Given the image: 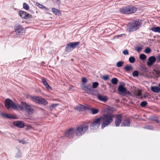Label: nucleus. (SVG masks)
<instances>
[{"label": "nucleus", "instance_id": "nucleus-29", "mask_svg": "<svg viewBox=\"0 0 160 160\" xmlns=\"http://www.w3.org/2000/svg\"><path fill=\"white\" fill-rule=\"evenodd\" d=\"M72 50V48L70 47L68 44L65 48V51L67 52H70Z\"/></svg>", "mask_w": 160, "mask_h": 160}, {"label": "nucleus", "instance_id": "nucleus-37", "mask_svg": "<svg viewBox=\"0 0 160 160\" xmlns=\"http://www.w3.org/2000/svg\"><path fill=\"white\" fill-rule=\"evenodd\" d=\"M151 52V49L149 48H147L144 50L146 54H148Z\"/></svg>", "mask_w": 160, "mask_h": 160}, {"label": "nucleus", "instance_id": "nucleus-14", "mask_svg": "<svg viewBox=\"0 0 160 160\" xmlns=\"http://www.w3.org/2000/svg\"><path fill=\"white\" fill-rule=\"evenodd\" d=\"M156 59L155 57L151 56L149 58L147 64L148 66H151L156 62Z\"/></svg>", "mask_w": 160, "mask_h": 160}, {"label": "nucleus", "instance_id": "nucleus-17", "mask_svg": "<svg viewBox=\"0 0 160 160\" xmlns=\"http://www.w3.org/2000/svg\"><path fill=\"white\" fill-rule=\"evenodd\" d=\"M130 123V120L129 119H126L123 121L121 126L122 127L124 126L126 127H129Z\"/></svg>", "mask_w": 160, "mask_h": 160}, {"label": "nucleus", "instance_id": "nucleus-19", "mask_svg": "<svg viewBox=\"0 0 160 160\" xmlns=\"http://www.w3.org/2000/svg\"><path fill=\"white\" fill-rule=\"evenodd\" d=\"M68 44L70 47L73 50L80 44V42H71L69 43H68Z\"/></svg>", "mask_w": 160, "mask_h": 160}, {"label": "nucleus", "instance_id": "nucleus-44", "mask_svg": "<svg viewBox=\"0 0 160 160\" xmlns=\"http://www.w3.org/2000/svg\"><path fill=\"white\" fill-rule=\"evenodd\" d=\"M152 119L154 121H155L158 123H159V121L158 120L157 117H153V118H152Z\"/></svg>", "mask_w": 160, "mask_h": 160}, {"label": "nucleus", "instance_id": "nucleus-4", "mask_svg": "<svg viewBox=\"0 0 160 160\" xmlns=\"http://www.w3.org/2000/svg\"><path fill=\"white\" fill-rule=\"evenodd\" d=\"M5 105L7 109H9L10 108H11L14 110L18 109V105L14 103L9 98H7L5 100Z\"/></svg>", "mask_w": 160, "mask_h": 160}, {"label": "nucleus", "instance_id": "nucleus-27", "mask_svg": "<svg viewBox=\"0 0 160 160\" xmlns=\"http://www.w3.org/2000/svg\"><path fill=\"white\" fill-rule=\"evenodd\" d=\"M52 11L53 13L55 15L58 14L59 12V10L57 9L53 8L52 9Z\"/></svg>", "mask_w": 160, "mask_h": 160}, {"label": "nucleus", "instance_id": "nucleus-47", "mask_svg": "<svg viewBox=\"0 0 160 160\" xmlns=\"http://www.w3.org/2000/svg\"><path fill=\"white\" fill-rule=\"evenodd\" d=\"M87 80L86 78H85L83 77L82 79V81L83 83H86L87 82Z\"/></svg>", "mask_w": 160, "mask_h": 160}, {"label": "nucleus", "instance_id": "nucleus-8", "mask_svg": "<svg viewBox=\"0 0 160 160\" xmlns=\"http://www.w3.org/2000/svg\"><path fill=\"white\" fill-rule=\"evenodd\" d=\"M82 89L87 93L91 95H93L95 91V90L92 88V86L90 84L83 86L82 87Z\"/></svg>", "mask_w": 160, "mask_h": 160}, {"label": "nucleus", "instance_id": "nucleus-26", "mask_svg": "<svg viewBox=\"0 0 160 160\" xmlns=\"http://www.w3.org/2000/svg\"><path fill=\"white\" fill-rule=\"evenodd\" d=\"M92 112V114H95L98 113L99 112V110L98 109L95 108H92L91 109Z\"/></svg>", "mask_w": 160, "mask_h": 160}, {"label": "nucleus", "instance_id": "nucleus-46", "mask_svg": "<svg viewBox=\"0 0 160 160\" xmlns=\"http://www.w3.org/2000/svg\"><path fill=\"white\" fill-rule=\"evenodd\" d=\"M123 53L125 55H128L129 54V52L126 49L123 51Z\"/></svg>", "mask_w": 160, "mask_h": 160}, {"label": "nucleus", "instance_id": "nucleus-6", "mask_svg": "<svg viewBox=\"0 0 160 160\" xmlns=\"http://www.w3.org/2000/svg\"><path fill=\"white\" fill-rule=\"evenodd\" d=\"M31 99L33 102L39 104H42L44 105L48 104V102L45 99L36 96H32L31 97Z\"/></svg>", "mask_w": 160, "mask_h": 160}, {"label": "nucleus", "instance_id": "nucleus-28", "mask_svg": "<svg viewBox=\"0 0 160 160\" xmlns=\"http://www.w3.org/2000/svg\"><path fill=\"white\" fill-rule=\"evenodd\" d=\"M118 80L117 78H112L111 82L114 85H116L118 82Z\"/></svg>", "mask_w": 160, "mask_h": 160}, {"label": "nucleus", "instance_id": "nucleus-42", "mask_svg": "<svg viewBox=\"0 0 160 160\" xmlns=\"http://www.w3.org/2000/svg\"><path fill=\"white\" fill-rule=\"evenodd\" d=\"M58 104H53L50 105V108L51 109H52L53 108L56 107L58 106Z\"/></svg>", "mask_w": 160, "mask_h": 160}, {"label": "nucleus", "instance_id": "nucleus-10", "mask_svg": "<svg viewBox=\"0 0 160 160\" xmlns=\"http://www.w3.org/2000/svg\"><path fill=\"white\" fill-rule=\"evenodd\" d=\"M75 132L74 128H70L65 132V136L69 138H72L74 136Z\"/></svg>", "mask_w": 160, "mask_h": 160}, {"label": "nucleus", "instance_id": "nucleus-40", "mask_svg": "<svg viewBox=\"0 0 160 160\" xmlns=\"http://www.w3.org/2000/svg\"><path fill=\"white\" fill-rule=\"evenodd\" d=\"M36 5L40 8H41V9H46V8L44 6H43V5H41V4H39L38 3H36Z\"/></svg>", "mask_w": 160, "mask_h": 160}, {"label": "nucleus", "instance_id": "nucleus-7", "mask_svg": "<svg viewBox=\"0 0 160 160\" xmlns=\"http://www.w3.org/2000/svg\"><path fill=\"white\" fill-rule=\"evenodd\" d=\"M101 122L100 118L95 119L90 125V128L93 130L96 129L100 126Z\"/></svg>", "mask_w": 160, "mask_h": 160}, {"label": "nucleus", "instance_id": "nucleus-38", "mask_svg": "<svg viewBox=\"0 0 160 160\" xmlns=\"http://www.w3.org/2000/svg\"><path fill=\"white\" fill-rule=\"evenodd\" d=\"M132 75L134 77H137L138 76V72L137 71H135L132 73Z\"/></svg>", "mask_w": 160, "mask_h": 160}, {"label": "nucleus", "instance_id": "nucleus-22", "mask_svg": "<svg viewBox=\"0 0 160 160\" xmlns=\"http://www.w3.org/2000/svg\"><path fill=\"white\" fill-rule=\"evenodd\" d=\"M42 81V82L43 84L45 86V87L48 89H51V88L48 85V82L46 81L45 79L44 78H42L41 79Z\"/></svg>", "mask_w": 160, "mask_h": 160}, {"label": "nucleus", "instance_id": "nucleus-20", "mask_svg": "<svg viewBox=\"0 0 160 160\" xmlns=\"http://www.w3.org/2000/svg\"><path fill=\"white\" fill-rule=\"evenodd\" d=\"M128 14L134 13L137 11V8L135 6H128Z\"/></svg>", "mask_w": 160, "mask_h": 160}, {"label": "nucleus", "instance_id": "nucleus-51", "mask_svg": "<svg viewBox=\"0 0 160 160\" xmlns=\"http://www.w3.org/2000/svg\"><path fill=\"white\" fill-rule=\"evenodd\" d=\"M142 70H143V71L144 72H146V68H144V67H142Z\"/></svg>", "mask_w": 160, "mask_h": 160}, {"label": "nucleus", "instance_id": "nucleus-11", "mask_svg": "<svg viewBox=\"0 0 160 160\" xmlns=\"http://www.w3.org/2000/svg\"><path fill=\"white\" fill-rule=\"evenodd\" d=\"M14 29L16 35H20L23 33V28L19 24H16L14 26Z\"/></svg>", "mask_w": 160, "mask_h": 160}, {"label": "nucleus", "instance_id": "nucleus-49", "mask_svg": "<svg viewBox=\"0 0 160 160\" xmlns=\"http://www.w3.org/2000/svg\"><path fill=\"white\" fill-rule=\"evenodd\" d=\"M157 62L160 63V55H158L157 57Z\"/></svg>", "mask_w": 160, "mask_h": 160}, {"label": "nucleus", "instance_id": "nucleus-21", "mask_svg": "<svg viewBox=\"0 0 160 160\" xmlns=\"http://www.w3.org/2000/svg\"><path fill=\"white\" fill-rule=\"evenodd\" d=\"M151 89L153 92L156 93H158L160 92V88L158 87L151 86Z\"/></svg>", "mask_w": 160, "mask_h": 160}, {"label": "nucleus", "instance_id": "nucleus-13", "mask_svg": "<svg viewBox=\"0 0 160 160\" xmlns=\"http://www.w3.org/2000/svg\"><path fill=\"white\" fill-rule=\"evenodd\" d=\"M118 90L120 95L125 96L127 94V90L122 85H120L118 87Z\"/></svg>", "mask_w": 160, "mask_h": 160}, {"label": "nucleus", "instance_id": "nucleus-15", "mask_svg": "<svg viewBox=\"0 0 160 160\" xmlns=\"http://www.w3.org/2000/svg\"><path fill=\"white\" fill-rule=\"evenodd\" d=\"M74 109L75 110L79 112H82L84 110L89 109L88 107H85L83 105L80 104L79 106H77Z\"/></svg>", "mask_w": 160, "mask_h": 160}, {"label": "nucleus", "instance_id": "nucleus-31", "mask_svg": "<svg viewBox=\"0 0 160 160\" xmlns=\"http://www.w3.org/2000/svg\"><path fill=\"white\" fill-rule=\"evenodd\" d=\"M92 88H96L98 87L99 85V84L97 82H94L92 83Z\"/></svg>", "mask_w": 160, "mask_h": 160}, {"label": "nucleus", "instance_id": "nucleus-16", "mask_svg": "<svg viewBox=\"0 0 160 160\" xmlns=\"http://www.w3.org/2000/svg\"><path fill=\"white\" fill-rule=\"evenodd\" d=\"M13 124L14 126L21 128H23L25 126L24 123L20 121L14 122Z\"/></svg>", "mask_w": 160, "mask_h": 160}, {"label": "nucleus", "instance_id": "nucleus-1", "mask_svg": "<svg viewBox=\"0 0 160 160\" xmlns=\"http://www.w3.org/2000/svg\"><path fill=\"white\" fill-rule=\"evenodd\" d=\"M113 116L111 114H105L100 118L101 121H103L101 128L103 129L104 127L109 125L113 121Z\"/></svg>", "mask_w": 160, "mask_h": 160}, {"label": "nucleus", "instance_id": "nucleus-30", "mask_svg": "<svg viewBox=\"0 0 160 160\" xmlns=\"http://www.w3.org/2000/svg\"><path fill=\"white\" fill-rule=\"evenodd\" d=\"M139 58L141 60H144L146 59V56L144 54H141L140 55Z\"/></svg>", "mask_w": 160, "mask_h": 160}, {"label": "nucleus", "instance_id": "nucleus-24", "mask_svg": "<svg viewBox=\"0 0 160 160\" xmlns=\"http://www.w3.org/2000/svg\"><path fill=\"white\" fill-rule=\"evenodd\" d=\"M151 30L154 32L160 33V27H153L151 28Z\"/></svg>", "mask_w": 160, "mask_h": 160}, {"label": "nucleus", "instance_id": "nucleus-34", "mask_svg": "<svg viewBox=\"0 0 160 160\" xmlns=\"http://www.w3.org/2000/svg\"><path fill=\"white\" fill-rule=\"evenodd\" d=\"M23 8L25 10H28L29 9V7L28 4L25 2L23 3Z\"/></svg>", "mask_w": 160, "mask_h": 160}, {"label": "nucleus", "instance_id": "nucleus-25", "mask_svg": "<svg viewBox=\"0 0 160 160\" xmlns=\"http://www.w3.org/2000/svg\"><path fill=\"white\" fill-rule=\"evenodd\" d=\"M124 69H125L127 72H128L132 70L133 68L131 66L127 65L124 68Z\"/></svg>", "mask_w": 160, "mask_h": 160}, {"label": "nucleus", "instance_id": "nucleus-18", "mask_svg": "<svg viewBox=\"0 0 160 160\" xmlns=\"http://www.w3.org/2000/svg\"><path fill=\"white\" fill-rule=\"evenodd\" d=\"M119 12L123 14H128V6L121 8L119 10Z\"/></svg>", "mask_w": 160, "mask_h": 160}, {"label": "nucleus", "instance_id": "nucleus-52", "mask_svg": "<svg viewBox=\"0 0 160 160\" xmlns=\"http://www.w3.org/2000/svg\"><path fill=\"white\" fill-rule=\"evenodd\" d=\"M61 0H56L58 2H60Z\"/></svg>", "mask_w": 160, "mask_h": 160}, {"label": "nucleus", "instance_id": "nucleus-48", "mask_svg": "<svg viewBox=\"0 0 160 160\" xmlns=\"http://www.w3.org/2000/svg\"><path fill=\"white\" fill-rule=\"evenodd\" d=\"M21 157V154L20 153L18 152L16 155L15 157L17 158H19Z\"/></svg>", "mask_w": 160, "mask_h": 160}, {"label": "nucleus", "instance_id": "nucleus-3", "mask_svg": "<svg viewBox=\"0 0 160 160\" xmlns=\"http://www.w3.org/2000/svg\"><path fill=\"white\" fill-rule=\"evenodd\" d=\"M141 25V23L138 21H134L131 22L128 26V29L130 32H133L138 29Z\"/></svg>", "mask_w": 160, "mask_h": 160}, {"label": "nucleus", "instance_id": "nucleus-33", "mask_svg": "<svg viewBox=\"0 0 160 160\" xmlns=\"http://www.w3.org/2000/svg\"><path fill=\"white\" fill-rule=\"evenodd\" d=\"M123 64V62L122 61H120L117 62L116 66L118 67H121Z\"/></svg>", "mask_w": 160, "mask_h": 160}, {"label": "nucleus", "instance_id": "nucleus-32", "mask_svg": "<svg viewBox=\"0 0 160 160\" xmlns=\"http://www.w3.org/2000/svg\"><path fill=\"white\" fill-rule=\"evenodd\" d=\"M135 58L133 56L130 57L129 58V62L131 63H133L135 62Z\"/></svg>", "mask_w": 160, "mask_h": 160}, {"label": "nucleus", "instance_id": "nucleus-5", "mask_svg": "<svg viewBox=\"0 0 160 160\" xmlns=\"http://www.w3.org/2000/svg\"><path fill=\"white\" fill-rule=\"evenodd\" d=\"M18 109L20 108L22 110H25L28 113L32 112L33 110L30 106L26 102H22L20 105H18Z\"/></svg>", "mask_w": 160, "mask_h": 160}, {"label": "nucleus", "instance_id": "nucleus-45", "mask_svg": "<svg viewBox=\"0 0 160 160\" xmlns=\"http://www.w3.org/2000/svg\"><path fill=\"white\" fill-rule=\"evenodd\" d=\"M142 49V48L141 47H138L136 48L135 49V50L137 51H138V52H139L141 51Z\"/></svg>", "mask_w": 160, "mask_h": 160}, {"label": "nucleus", "instance_id": "nucleus-35", "mask_svg": "<svg viewBox=\"0 0 160 160\" xmlns=\"http://www.w3.org/2000/svg\"><path fill=\"white\" fill-rule=\"evenodd\" d=\"M1 115L3 117H5L8 118H12L9 116L8 114L3 113H2L1 114Z\"/></svg>", "mask_w": 160, "mask_h": 160}, {"label": "nucleus", "instance_id": "nucleus-2", "mask_svg": "<svg viewBox=\"0 0 160 160\" xmlns=\"http://www.w3.org/2000/svg\"><path fill=\"white\" fill-rule=\"evenodd\" d=\"M88 128V126L86 125H81L77 127L76 129V136H79L84 134Z\"/></svg>", "mask_w": 160, "mask_h": 160}, {"label": "nucleus", "instance_id": "nucleus-9", "mask_svg": "<svg viewBox=\"0 0 160 160\" xmlns=\"http://www.w3.org/2000/svg\"><path fill=\"white\" fill-rule=\"evenodd\" d=\"M19 14L21 17L25 19L31 18H32V16L28 13V12L22 10L19 11Z\"/></svg>", "mask_w": 160, "mask_h": 160}, {"label": "nucleus", "instance_id": "nucleus-53", "mask_svg": "<svg viewBox=\"0 0 160 160\" xmlns=\"http://www.w3.org/2000/svg\"><path fill=\"white\" fill-rule=\"evenodd\" d=\"M159 87L160 88V82L159 83Z\"/></svg>", "mask_w": 160, "mask_h": 160}, {"label": "nucleus", "instance_id": "nucleus-41", "mask_svg": "<svg viewBox=\"0 0 160 160\" xmlns=\"http://www.w3.org/2000/svg\"><path fill=\"white\" fill-rule=\"evenodd\" d=\"M144 128H146L148 130H153V127L152 125H148L146 126L145 127H144Z\"/></svg>", "mask_w": 160, "mask_h": 160}, {"label": "nucleus", "instance_id": "nucleus-43", "mask_svg": "<svg viewBox=\"0 0 160 160\" xmlns=\"http://www.w3.org/2000/svg\"><path fill=\"white\" fill-rule=\"evenodd\" d=\"M108 75H105L103 76L102 79L105 81L108 80L109 79Z\"/></svg>", "mask_w": 160, "mask_h": 160}, {"label": "nucleus", "instance_id": "nucleus-23", "mask_svg": "<svg viewBox=\"0 0 160 160\" xmlns=\"http://www.w3.org/2000/svg\"><path fill=\"white\" fill-rule=\"evenodd\" d=\"M98 98L99 100L103 102H106L108 100V98L106 96L103 97L100 95H98Z\"/></svg>", "mask_w": 160, "mask_h": 160}, {"label": "nucleus", "instance_id": "nucleus-50", "mask_svg": "<svg viewBox=\"0 0 160 160\" xmlns=\"http://www.w3.org/2000/svg\"><path fill=\"white\" fill-rule=\"evenodd\" d=\"M19 143H22L23 144L25 143V141L23 140H19Z\"/></svg>", "mask_w": 160, "mask_h": 160}, {"label": "nucleus", "instance_id": "nucleus-12", "mask_svg": "<svg viewBox=\"0 0 160 160\" xmlns=\"http://www.w3.org/2000/svg\"><path fill=\"white\" fill-rule=\"evenodd\" d=\"M122 116L121 114L117 115L115 121V125L116 127H119L122 122Z\"/></svg>", "mask_w": 160, "mask_h": 160}, {"label": "nucleus", "instance_id": "nucleus-39", "mask_svg": "<svg viewBox=\"0 0 160 160\" xmlns=\"http://www.w3.org/2000/svg\"><path fill=\"white\" fill-rule=\"evenodd\" d=\"M135 94L138 97H140L141 95V93L140 90L135 91Z\"/></svg>", "mask_w": 160, "mask_h": 160}, {"label": "nucleus", "instance_id": "nucleus-36", "mask_svg": "<svg viewBox=\"0 0 160 160\" xmlns=\"http://www.w3.org/2000/svg\"><path fill=\"white\" fill-rule=\"evenodd\" d=\"M147 104L148 103L146 101H142L140 103V105L142 107H145Z\"/></svg>", "mask_w": 160, "mask_h": 160}]
</instances>
